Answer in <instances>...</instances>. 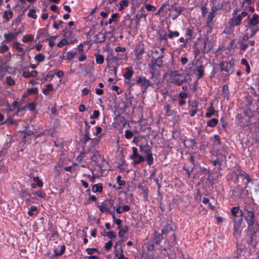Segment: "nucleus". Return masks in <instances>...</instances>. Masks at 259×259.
I'll return each mask as SVG.
<instances>
[{"label":"nucleus","instance_id":"40","mask_svg":"<svg viewBox=\"0 0 259 259\" xmlns=\"http://www.w3.org/2000/svg\"><path fill=\"white\" fill-rule=\"evenodd\" d=\"M85 124L88 126V128L85 130V134L84 137V142L86 143L90 140V138L89 137V128L90 127V126L88 125V123L87 121L85 122Z\"/></svg>","mask_w":259,"mask_h":259},{"label":"nucleus","instance_id":"39","mask_svg":"<svg viewBox=\"0 0 259 259\" xmlns=\"http://www.w3.org/2000/svg\"><path fill=\"white\" fill-rule=\"evenodd\" d=\"M45 56L42 54H38L34 56L35 60L38 62H43L45 60Z\"/></svg>","mask_w":259,"mask_h":259},{"label":"nucleus","instance_id":"31","mask_svg":"<svg viewBox=\"0 0 259 259\" xmlns=\"http://www.w3.org/2000/svg\"><path fill=\"white\" fill-rule=\"evenodd\" d=\"M119 17V14L117 13H114L112 14L111 18H110L106 25L111 24L113 22L116 21V19Z\"/></svg>","mask_w":259,"mask_h":259},{"label":"nucleus","instance_id":"60","mask_svg":"<svg viewBox=\"0 0 259 259\" xmlns=\"http://www.w3.org/2000/svg\"><path fill=\"white\" fill-rule=\"evenodd\" d=\"M188 93L186 92H180L179 94V96L181 99H184L188 97Z\"/></svg>","mask_w":259,"mask_h":259},{"label":"nucleus","instance_id":"7","mask_svg":"<svg viewBox=\"0 0 259 259\" xmlns=\"http://www.w3.org/2000/svg\"><path fill=\"white\" fill-rule=\"evenodd\" d=\"M113 201L112 200H106L102 202L98 205L99 210L102 212L109 213L111 207L113 206Z\"/></svg>","mask_w":259,"mask_h":259},{"label":"nucleus","instance_id":"12","mask_svg":"<svg viewBox=\"0 0 259 259\" xmlns=\"http://www.w3.org/2000/svg\"><path fill=\"white\" fill-rule=\"evenodd\" d=\"M259 23V15L256 14H254L251 18L248 25L249 28L251 26H255Z\"/></svg>","mask_w":259,"mask_h":259},{"label":"nucleus","instance_id":"30","mask_svg":"<svg viewBox=\"0 0 259 259\" xmlns=\"http://www.w3.org/2000/svg\"><path fill=\"white\" fill-rule=\"evenodd\" d=\"M147 163L149 165H151L154 163V158L152 153L147 154L146 156Z\"/></svg>","mask_w":259,"mask_h":259},{"label":"nucleus","instance_id":"29","mask_svg":"<svg viewBox=\"0 0 259 259\" xmlns=\"http://www.w3.org/2000/svg\"><path fill=\"white\" fill-rule=\"evenodd\" d=\"M34 37L31 34L25 35L22 38V41L23 42H31L33 40Z\"/></svg>","mask_w":259,"mask_h":259},{"label":"nucleus","instance_id":"36","mask_svg":"<svg viewBox=\"0 0 259 259\" xmlns=\"http://www.w3.org/2000/svg\"><path fill=\"white\" fill-rule=\"evenodd\" d=\"M37 213V208L35 206H31L28 211V215L32 216Z\"/></svg>","mask_w":259,"mask_h":259},{"label":"nucleus","instance_id":"59","mask_svg":"<svg viewBox=\"0 0 259 259\" xmlns=\"http://www.w3.org/2000/svg\"><path fill=\"white\" fill-rule=\"evenodd\" d=\"M117 182L120 186L124 185L125 183V181L121 180L120 176H118L117 177Z\"/></svg>","mask_w":259,"mask_h":259},{"label":"nucleus","instance_id":"2","mask_svg":"<svg viewBox=\"0 0 259 259\" xmlns=\"http://www.w3.org/2000/svg\"><path fill=\"white\" fill-rule=\"evenodd\" d=\"M221 71H224L229 75L232 74L234 72V63L231 61H222L220 63Z\"/></svg>","mask_w":259,"mask_h":259},{"label":"nucleus","instance_id":"62","mask_svg":"<svg viewBox=\"0 0 259 259\" xmlns=\"http://www.w3.org/2000/svg\"><path fill=\"white\" fill-rule=\"evenodd\" d=\"M250 28L251 29V34L250 37H252L259 30V28H252V27Z\"/></svg>","mask_w":259,"mask_h":259},{"label":"nucleus","instance_id":"42","mask_svg":"<svg viewBox=\"0 0 259 259\" xmlns=\"http://www.w3.org/2000/svg\"><path fill=\"white\" fill-rule=\"evenodd\" d=\"M32 194L33 195H36L41 198H45L46 196L45 193L42 190L33 192Z\"/></svg>","mask_w":259,"mask_h":259},{"label":"nucleus","instance_id":"17","mask_svg":"<svg viewBox=\"0 0 259 259\" xmlns=\"http://www.w3.org/2000/svg\"><path fill=\"white\" fill-rule=\"evenodd\" d=\"M140 151L142 153L148 154L151 152V147L145 144L143 145H141L140 146Z\"/></svg>","mask_w":259,"mask_h":259},{"label":"nucleus","instance_id":"50","mask_svg":"<svg viewBox=\"0 0 259 259\" xmlns=\"http://www.w3.org/2000/svg\"><path fill=\"white\" fill-rule=\"evenodd\" d=\"M100 112L98 110H95L93 111V113L90 116L91 119L98 118L99 116Z\"/></svg>","mask_w":259,"mask_h":259},{"label":"nucleus","instance_id":"32","mask_svg":"<svg viewBox=\"0 0 259 259\" xmlns=\"http://www.w3.org/2000/svg\"><path fill=\"white\" fill-rule=\"evenodd\" d=\"M172 230V228L169 224H167L166 225V226L164 227V228L162 230V235H166L169 232L171 231Z\"/></svg>","mask_w":259,"mask_h":259},{"label":"nucleus","instance_id":"64","mask_svg":"<svg viewBox=\"0 0 259 259\" xmlns=\"http://www.w3.org/2000/svg\"><path fill=\"white\" fill-rule=\"evenodd\" d=\"M201 10H202V16L203 17H205L206 13H207V8L205 7H201Z\"/></svg>","mask_w":259,"mask_h":259},{"label":"nucleus","instance_id":"51","mask_svg":"<svg viewBox=\"0 0 259 259\" xmlns=\"http://www.w3.org/2000/svg\"><path fill=\"white\" fill-rule=\"evenodd\" d=\"M124 255L122 249H121V251L120 252H116L115 253V257L117 259H122L124 258Z\"/></svg>","mask_w":259,"mask_h":259},{"label":"nucleus","instance_id":"54","mask_svg":"<svg viewBox=\"0 0 259 259\" xmlns=\"http://www.w3.org/2000/svg\"><path fill=\"white\" fill-rule=\"evenodd\" d=\"M112 244V241L111 240L105 243L104 247L107 251H109L111 249Z\"/></svg>","mask_w":259,"mask_h":259},{"label":"nucleus","instance_id":"56","mask_svg":"<svg viewBox=\"0 0 259 259\" xmlns=\"http://www.w3.org/2000/svg\"><path fill=\"white\" fill-rule=\"evenodd\" d=\"M106 235L107 236L111 239H113L116 237L115 233L113 232V231H109L107 232Z\"/></svg>","mask_w":259,"mask_h":259},{"label":"nucleus","instance_id":"25","mask_svg":"<svg viewBox=\"0 0 259 259\" xmlns=\"http://www.w3.org/2000/svg\"><path fill=\"white\" fill-rule=\"evenodd\" d=\"M96 57V62L98 64H102L103 63L104 61V56L102 55L96 54H95Z\"/></svg>","mask_w":259,"mask_h":259},{"label":"nucleus","instance_id":"35","mask_svg":"<svg viewBox=\"0 0 259 259\" xmlns=\"http://www.w3.org/2000/svg\"><path fill=\"white\" fill-rule=\"evenodd\" d=\"M168 32H169V33L168 34V37L170 39H172L174 37H178L180 35V33L178 31H171V30H168Z\"/></svg>","mask_w":259,"mask_h":259},{"label":"nucleus","instance_id":"45","mask_svg":"<svg viewBox=\"0 0 259 259\" xmlns=\"http://www.w3.org/2000/svg\"><path fill=\"white\" fill-rule=\"evenodd\" d=\"M133 136V133L132 131L127 130L125 132V137L127 139H130Z\"/></svg>","mask_w":259,"mask_h":259},{"label":"nucleus","instance_id":"49","mask_svg":"<svg viewBox=\"0 0 259 259\" xmlns=\"http://www.w3.org/2000/svg\"><path fill=\"white\" fill-rule=\"evenodd\" d=\"M9 50V47L6 45H2L0 47V53L4 54Z\"/></svg>","mask_w":259,"mask_h":259},{"label":"nucleus","instance_id":"57","mask_svg":"<svg viewBox=\"0 0 259 259\" xmlns=\"http://www.w3.org/2000/svg\"><path fill=\"white\" fill-rule=\"evenodd\" d=\"M65 250V246H64V245L61 246L60 251L59 252H58L55 251V254L57 256H60L64 253Z\"/></svg>","mask_w":259,"mask_h":259},{"label":"nucleus","instance_id":"13","mask_svg":"<svg viewBox=\"0 0 259 259\" xmlns=\"http://www.w3.org/2000/svg\"><path fill=\"white\" fill-rule=\"evenodd\" d=\"M186 35L187 40H192L195 37V33L192 28H188L186 30Z\"/></svg>","mask_w":259,"mask_h":259},{"label":"nucleus","instance_id":"58","mask_svg":"<svg viewBox=\"0 0 259 259\" xmlns=\"http://www.w3.org/2000/svg\"><path fill=\"white\" fill-rule=\"evenodd\" d=\"M75 51H76L77 52H83V45L82 44H80L79 45L77 46L76 48L74 49Z\"/></svg>","mask_w":259,"mask_h":259},{"label":"nucleus","instance_id":"47","mask_svg":"<svg viewBox=\"0 0 259 259\" xmlns=\"http://www.w3.org/2000/svg\"><path fill=\"white\" fill-rule=\"evenodd\" d=\"M63 36L65 38H69L70 37L71 35V32L69 30V29L66 28L63 30Z\"/></svg>","mask_w":259,"mask_h":259},{"label":"nucleus","instance_id":"19","mask_svg":"<svg viewBox=\"0 0 259 259\" xmlns=\"http://www.w3.org/2000/svg\"><path fill=\"white\" fill-rule=\"evenodd\" d=\"M250 230L252 231V233L246 239V242L249 245H253V239L256 233V231L254 230V228Z\"/></svg>","mask_w":259,"mask_h":259},{"label":"nucleus","instance_id":"43","mask_svg":"<svg viewBox=\"0 0 259 259\" xmlns=\"http://www.w3.org/2000/svg\"><path fill=\"white\" fill-rule=\"evenodd\" d=\"M33 180L34 182L36 183V185L39 187H42L43 186V182L41 180H39L38 177H33Z\"/></svg>","mask_w":259,"mask_h":259},{"label":"nucleus","instance_id":"55","mask_svg":"<svg viewBox=\"0 0 259 259\" xmlns=\"http://www.w3.org/2000/svg\"><path fill=\"white\" fill-rule=\"evenodd\" d=\"M6 82L8 85H13L15 83V81L11 76H8L6 78Z\"/></svg>","mask_w":259,"mask_h":259},{"label":"nucleus","instance_id":"6","mask_svg":"<svg viewBox=\"0 0 259 259\" xmlns=\"http://www.w3.org/2000/svg\"><path fill=\"white\" fill-rule=\"evenodd\" d=\"M162 66V61L161 59H152L151 63L149 64L150 73L152 74V77H154V74L156 71V67H160Z\"/></svg>","mask_w":259,"mask_h":259},{"label":"nucleus","instance_id":"26","mask_svg":"<svg viewBox=\"0 0 259 259\" xmlns=\"http://www.w3.org/2000/svg\"><path fill=\"white\" fill-rule=\"evenodd\" d=\"M53 90V86L52 84H47L46 89H42V93L45 95H48L50 91Z\"/></svg>","mask_w":259,"mask_h":259},{"label":"nucleus","instance_id":"11","mask_svg":"<svg viewBox=\"0 0 259 259\" xmlns=\"http://www.w3.org/2000/svg\"><path fill=\"white\" fill-rule=\"evenodd\" d=\"M215 16L214 11H211L209 12L207 16L206 25L210 28H212L213 26V19Z\"/></svg>","mask_w":259,"mask_h":259},{"label":"nucleus","instance_id":"37","mask_svg":"<svg viewBox=\"0 0 259 259\" xmlns=\"http://www.w3.org/2000/svg\"><path fill=\"white\" fill-rule=\"evenodd\" d=\"M36 10L34 9H30L29 10L28 13V16L29 17L32 18L34 19H36L37 18V15H36Z\"/></svg>","mask_w":259,"mask_h":259},{"label":"nucleus","instance_id":"24","mask_svg":"<svg viewBox=\"0 0 259 259\" xmlns=\"http://www.w3.org/2000/svg\"><path fill=\"white\" fill-rule=\"evenodd\" d=\"M76 56L78 57V60L80 62H83L87 58V55L83 52H77Z\"/></svg>","mask_w":259,"mask_h":259},{"label":"nucleus","instance_id":"4","mask_svg":"<svg viewBox=\"0 0 259 259\" xmlns=\"http://www.w3.org/2000/svg\"><path fill=\"white\" fill-rule=\"evenodd\" d=\"M248 16V18H249L250 15H248V13L246 11H243L241 14H239L236 16H233V18L230 20L232 23V25L234 27V26H238L241 24L243 17Z\"/></svg>","mask_w":259,"mask_h":259},{"label":"nucleus","instance_id":"52","mask_svg":"<svg viewBox=\"0 0 259 259\" xmlns=\"http://www.w3.org/2000/svg\"><path fill=\"white\" fill-rule=\"evenodd\" d=\"M239 209V207H237V206H234V207H232L231 209L232 214L233 216L236 217L237 213L238 212Z\"/></svg>","mask_w":259,"mask_h":259},{"label":"nucleus","instance_id":"20","mask_svg":"<svg viewBox=\"0 0 259 259\" xmlns=\"http://www.w3.org/2000/svg\"><path fill=\"white\" fill-rule=\"evenodd\" d=\"M172 11L176 12V14L175 16L174 19H175L178 17V16L181 13L182 11L184 10V8H182L180 6H175L172 7L171 9Z\"/></svg>","mask_w":259,"mask_h":259},{"label":"nucleus","instance_id":"3","mask_svg":"<svg viewBox=\"0 0 259 259\" xmlns=\"http://www.w3.org/2000/svg\"><path fill=\"white\" fill-rule=\"evenodd\" d=\"M244 219L247 222L248 229L249 230L253 229L255 223V211L245 213Z\"/></svg>","mask_w":259,"mask_h":259},{"label":"nucleus","instance_id":"22","mask_svg":"<svg viewBox=\"0 0 259 259\" xmlns=\"http://www.w3.org/2000/svg\"><path fill=\"white\" fill-rule=\"evenodd\" d=\"M76 55H77V51L75 50H71L67 52L66 56V59L69 61L72 60Z\"/></svg>","mask_w":259,"mask_h":259},{"label":"nucleus","instance_id":"27","mask_svg":"<svg viewBox=\"0 0 259 259\" xmlns=\"http://www.w3.org/2000/svg\"><path fill=\"white\" fill-rule=\"evenodd\" d=\"M129 4L128 0H122L119 4L118 9L119 11L122 10L125 7H127Z\"/></svg>","mask_w":259,"mask_h":259},{"label":"nucleus","instance_id":"46","mask_svg":"<svg viewBox=\"0 0 259 259\" xmlns=\"http://www.w3.org/2000/svg\"><path fill=\"white\" fill-rule=\"evenodd\" d=\"M164 109L165 110L166 113L167 115L170 116L171 115L172 112L170 109V106L169 105H166L164 107Z\"/></svg>","mask_w":259,"mask_h":259},{"label":"nucleus","instance_id":"63","mask_svg":"<svg viewBox=\"0 0 259 259\" xmlns=\"http://www.w3.org/2000/svg\"><path fill=\"white\" fill-rule=\"evenodd\" d=\"M96 249L88 248L86 249V251L88 254H92L95 252Z\"/></svg>","mask_w":259,"mask_h":259},{"label":"nucleus","instance_id":"38","mask_svg":"<svg viewBox=\"0 0 259 259\" xmlns=\"http://www.w3.org/2000/svg\"><path fill=\"white\" fill-rule=\"evenodd\" d=\"M20 43L18 42H15L13 44V48L14 49H15L19 52H24V49L21 47L20 46Z\"/></svg>","mask_w":259,"mask_h":259},{"label":"nucleus","instance_id":"1","mask_svg":"<svg viewBox=\"0 0 259 259\" xmlns=\"http://www.w3.org/2000/svg\"><path fill=\"white\" fill-rule=\"evenodd\" d=\"M171 82L180 86L187 80L186 77L183 75L182 71L180 70H176L172 71L170 75Z\"/></svg>","mask_w":259,"mask_h":259},{"label":"nucleus","instance_id":"14","mask_svg":"<svg viewBox=\"0 0 259 259\" xmlns=\"http://www.w3.org/2000/svg\"><path fill=\"white\" fill-rule=\"evenodd\" d=\"M254 204L251 203H245L244 207L245 213L255 211Z\"/></svg>","mask_w":259,"mask_h":259},{"label":"nucleus","instance_id":"9","mask_svg":"<svg viewBox=\"0 0 259 259\" xmlns=\"http://www.w3.org/2000/svg\"><path fill=\"white\" fill-rule=\"evenodd\" d=\"M92 160L95 162L96 164L101 167L102 162H104L105 160L103 158L101 157L98 151H95L94 155L92 157Z\"/></svg>","mask_w":259,"mask_h":259},{"label":"nucleus","instance_id":"48","mask_svg":"<svg viewBox=\"0 0 259 259\" xmlns=\"http://www.w3.org/2000/svg\"><path fill=\"white\" fill-rule=\"evenodd\" d=\"M145 8L148 11L154 12L156 10V7L150 4H146L145 5Z\"/></svg>","mask_w":259,"mask_h":259},{"label":"nucleus","instance_id":"18","mask_svg":"<svg viewBox=\"0 0 259 259\" xmlns=\"http://www.w3.org/2000/svg\"><path fill=\"white\" fill-rule=\"evenodd\" d=\"M103 191V187L101 183L93 185L92 188V191L93 193H100Z\"/></svg>","mask_w":259,"mask_h":259},{"label":"nucleus","instance_id":"53","mask_svg":"<svg viewBox=\"0 0 259 259\" xmlns=\"http://www.w3.org/2000/svg\"><path fill=\"white\" fill-rule=\"evenodd\" d=\"M62 20H59L58 21H54L53 23V28L56 29H58L59 26L63 23Z\"/></svg>","mask_w":259,"mask_h":259},{"label":"nucleus","instance_id":"33","mask_svg":"<svg viewBox=\"0 0 259 259\" xmlns=\"http://www.w3.org/2000/svg\"><path fill=\"white\" fill-rule=\"evenodd\" d=\"M218 123V120L217 118H212L207 122V125L211 127H214Z\"/></svg>","mask_w":259,"mask_h":259},{"label":"nucleus","instance_id":"23","mask_svg":"<svg viewBox=\"0 0 259 259\" xmlns=\"http://www.w3.org/2000/svg\"><path fill=\"white\" fill-rule=\"evenodd\" d=\"M239 176H242L244 178L247 180V183H249L251 181V179L250 178L249 174L244 171L240 170L239 174L237 175L236 178H237Z\"/></svg>","mask_w":259,"mask_h":259},{"label":"nucleus","instance_id":"21","mask_svg":"<svg viewBox=\"0 0 259 259\" xmlns=\"http://www.w3.org/2000/svg\"><path fill=\"white\" fill-rule=\"evenodd\" d=\"M130 210V206L125 205L123 206H119L116 208V211L118 213H121L124 211H127Z\"/></svg>","mask_w":259,"mask_h":259},{"label":"nucleus","instance_id":"61","mask_svg":"<svg viewBox=\"0 0 259 259\" xmlns=\"http://www.w3.org/2000/svg\"><path fill=\"white\" fill-rule=\"evenodd\" d=\"M127 230H125L123 229H121L118 233L119 237H120V238L123 237L124 236L126 232H127Z\"/></svg>","mask_w":259,"mask_h":259},{"label":"nucleus","instance_id":"8","mask_svg":"<svg viewBox=\"0 0 259 259\" xmlns=\"http://www.w3.org/2000/svg\"><path fill=\"white\" fill-rule=\"evenodd\" d=\"M136 84L141 85L142 87H144L145 88L144 92L146 91L147 88L149 87H154V84L151 82V81L147 79L146 77L143 76H140L136 81Z\"/></svg>","mask_w":259,"mask_h":259},{"label":"nucleus","instance_id":"16","mask_svg":"<svg viewBox=\"0 0 259 259\" xmlns=\"http://www.w3.org/2000/svg\"><path fill=\"white\" fill-rule=\"evenodd\" d=\"M18 34V32L6 33L4 34V37L6 39V41L8 42L12 40L15 39L16 38Z\"/></svg>","mask_w":259,"mask_h":259},{"label":"nucleus","instance_id":"5","mask_svg":"<svg viewBox=\"0 0 259 259\" xmlns=\"http://www.w3.org/2000/svg\"><path fill=\"white\" fill-rule=\"evenodd\" d=\"M133 154L130 156V158L133 159V164L136 165L140 163L141 162L145 161V158L143 156L139 155L138 149L134 147L132 148Z\"/></svg>","mask_w":259,"mask_h":259},{"label":"nucleus","instance_id":"28","mask_svg":"<svg viewBox=\"0 0 259 259\" xmlns=\"http://www.w3.org/2000/svg\"><path fill=\"white\" fill-rule=\"evenodd\" d=\"M196 70L198 72V79L202 77L204 75V67L202 65H200L197 67Z\"/></svg>","mask_w":259,"mask_h":259},{"label":"nucleus","instance_id":"34","mask_svg":"<svg viewBox=\"0 0 259 259\" xmlns=\"http://www.w3.org/2000/svg\"><path fill=\"white\" fill-rule=\"evenodd\" d=\"M215 113V110L212 107V106H210L208 109L207 112L206 113L205 116L207 118L210 117L211 116H212Z\"/></svg>","mask_w":259,"mask_h":259},{"label":"nucleus","instance_id":"10","mask_svg":"<svg viewBox=\"0 0 259 259\" xmlns=\"http://www.w3.org/2000/svg\"><path fill=\"white\" fill-rule=\"evenodd\" d=\"M145 49L143 45H139L135 49V55L137 60H140L144 52Z\"/></svg>","mask_w":259,"mask_h":259},{"label":"nucleus","instance_id":"44","mask_svg":"<svg viewBox=\"0 0 259 259\" xmlns=\"http://www.w3.org/2000/svg\"><path fill=\"white\" fill-rule=\"evenodd\" d=\"M68 44V40L65 39H61L58 44L57 46L59 48H62L63 46L67 45Z\"/></svg>","mask_w":259,"mask_h":259},{"label":"nucleus","instance_id":"15","mask_svg":"<svg viewBox=\"0 0 259 259\" xmlns=\"http://www.w3.org/2000/svg\"><path fill=\"white\" fill-rule=\"evenodd\" d=\"M134 71L132 70V68L127 67L126 68V72L124 74V77L128 81H130L133 75ZM127 83H129V81L127 82Z\"/></svg>","mask_w":259,"mask_h":259},{"label":"nucleus","instance_id":"41","mask_svg":"<svg viewBox=\"0 0 259 259\" xmlns=\"http://www.w3.org/2000/svg\"><path fill=\"white\" fill-rule=\"evenodd\" d=\"M13 12L11 11H6L4 14V17L6 19V20L9 21L10 18L12 17Z\"/></svg>","mask_w":259,"mask_h":259}]
</instances>
